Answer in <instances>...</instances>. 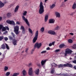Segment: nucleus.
<instances>
[{"label": "nucleus", "mask_w": 76, "mask_h": 76, "mask_svg": "<svg viewBox=\"0 0 76 76\" xmlns=\"http://www.w3.org/2000/svg\"><path fill=\"white\" fill-rule=\"evenodd\" d=\"M13 43L14 45H17L16 43H17V40L16 39H14L13 40Z\"/></svg>", "instance_id": "obj_22"}, {"label": "nucleus", "mask_w": 76, "mask_h": 76, "mask_svg": "<svg viewBox=\"0 0 76 76\" xmlns=\"http://www.w3.org/2000/svg\"><path fill=\"white\" fill-rule=\"evenodd\" d=\"M28 31L29 32H30L31 34H32V30L30 28H29Z\"/></svg>", "instance_id": "obj_35"}, {"label": "nucleus", "mask_w": 76, "mask_h": 76, "mask_svg": "<svg viewBox=\"0 0 76 76\" xmlns=\"http://www.w3.org/2000/svg\"><path fill=\"white\" fill-rule=\"evenodd\" d=\"M33 73V71L32 70V68H30L28 69V74L29 76H32Z\"/></svg>", "instance_id": "obj_7"}, {"label": "nucleus", "mask_w": 76, "mask_h": 76, "mask_svg": "<svg viewBox=\"0 0 76 76\" xmlns=\"http://www.w3.org/2000/svg\"><path fill=\"white\" fill-rule=\"evenodd\" d=\"M60 29V28L57 26L55 28L54 30H58V29Z\"/></svg>", "instance_id": "obj_37"}, {"label": "nucleus", "mask_w": 76, "mask_h": 76, "mask_svg": "<svg viewBox=\"0 0 76 76\" xmlns=\"http://www.w3.org/2000/svg\"><path fill=\"white\" fill-rule=\"evenodd\" d=\"M66 46V45L64 44H62L59 45V47L60 48H62L63 47Z\"/></svg>", "instance_id": "obj_20"}, {"label": "nucleus", "mask_w": 76, "mask_h": 76, "mask_svg": "<svg viewBox=\"0 0 76 76\" xmlns=\"http://www.w3.org/2000/svg\"><path fill=\"white\" fill-rule=\"evenodd\" d=\"M73 40H75V38H73Z\"/></svg>", "instance_id": "obj_64"}, {"label": "nucleus", "mask_w": 76, "mask_h": 76, "mask_svg": "<svg viewBox=\"0 0 76 76\" xmlns=\"http://www.w3.org/2000/svg\"><path fill=\"white\" fill-rule=\"evenodd\" d=\"M72 48H74V49L76 48V44H74L73 45V46H72Z\"/></svg>", "instance_id": "obj_39"}, {"label": "nucleus", "mask_w": 76, "mask_h": 76, "mask_svg": "<svg viewBox=\"0 0 76 76\" xmlns=\"http://www.w3.org/2000/svg\"><path fill=\"white\" fill-rule=\"evenodd\" d=\"M5 45H6V47L7 49V50H9V46L7 45V44H6V43H5Z\"/></svg>", "instance_id": "obj_32"}, {"label": "nucleus", "mask_w": 76, "mask_h": 76, "mask_svg": "<svg viewBox=\"0 0 76 76\" xmlns=\"http://www.w3.org/2000/svg\"><path fill=\"white\" fill-rule=\"evenodd\" d=\"M55 44V42H52V43H50L49 44V47H51L52 46V45H54Z\"/></svg>", "instance_id": "obj_24"}, {"label": "nucleus", "mask_w": 76, "mask_h": 76, "mask_svg": "<svg viewBox=\"0 0 76 76\" xmlns=\"http://www.w3.org/2000/svg\"><path fill=\"white\" fill-rule=\"evenodd\" d=\"M39 12L40 14H42L44 12V6H43V3L42 2H40L39 4Z\"/></svg>", "instance_id": "obj_1"}, {"label": "nucleus", "mask_w": 76, "mask_h": 76, "mask_svg": "<svg viewBox=\"0 0 76 76\" xmlns=\"http://www.w3.org/2000/svg\"><path fill=\"white\" fill-rule=\"evenodd\" d=\"M7 31H6L4 32L3 33L4 34H5V35H6V34H7Z\"/></svg>", "instance_id": "obj_48"}, {"label": "nucleus", "mask_w": 76, "mask_h": 76, "mask_svg": "<svg viewBox=\"0 0 76 76\" xmlns=\"http://www.w3.org/2000/svg\"><path fill=\"white\" fill-rule=\"evenodd\" d=\"M28 48L26 49L25 50V52H26V53H27V51H28Z\"/></svg>", "instance_id": "obj_58"}, {"label": "nucleus", "mask_w": 76, "mask_h": 76, "mask_svg": "<svg viewBox=\"0 0 76 76\" xmlns=\"http://www.w3.org/2000/svg\"><path fill=\"white\" fill-rule=\"evenodd\" d=\"M12 16V14L10 13H8L7 14V16L8 17V18H9L10 17Z\"/></svg>", "instance_id": "obj_26"}, {"label": "nucleus", "mask_w": 76, "mask_h": 76, "mask_svg": "<svg viewBox=\"0 0 76 76\" xmlns=\"http://www.w3.org/2000/svg\"><path fill=\"white\" fill-rule=\"evenodd\" d=\"M6 3L7 2L6 1L5 2H4V3L1 2V1H0V9L4 7V4H6Z\"/></svg>", "instance_id": "obj_9"}, {"label": "nucleus", "mask_w": 76, "mask_h": 76, "mask_svg": "<svg viewBox=\"0 0 76 76\" xmlns=\"http://www.w3.org/2000/svg\"><path fill=\"white\" fill-rule=\"evenodd\" d=\"M55 15H56V18H60V14L58 12H56Z\"/></svg>", "instance_id": "obj_13"}, {"label": "nucleus", "mask_w": 76, "mask_h": 76, "mask_svg": "<svg viewBox=\"0 0 76 76\" xmlns=\"http://www.w3.org/2000/svg\"><path fill=\"white\" fill-rule=\"evenodd\" d=\"M56 6V4H53L50 6V8L51 9H53Z\"/></svg>", "instance_id": "obj_18"}, {"label": "nucleus", "mask_w": 76, "mask_h": 76, "mask_svg": "<svg viewBox=\"0 0 76 76\" xmlns=\"http://www.w3.org/2000/svg\"><path fill=\"white\" fill-rule=\"evenodd\" d=\"M47 61L46 60H42L41 61V64L42 66H44L45 64V63Z\"/></svg>", "instance_id": "obj_14"}, {"label": "nucleus", "mask_w": 76, "mask_h": 76, "mask_svg": "<svg viewBox=\"0 0 76 76\" xmlns=\"http://www.w3.org/2000/svg\"><path fill=\"white\" fill-rule=\"evenodd\" d=\"M45 29V28H44V27H42L40 29V31L41 32H44V31Z\"/></svg>", "instance_id": "obj_25"}, {"label": "nucleus", "mask_w": 76, "mask_h": 76, "mask_svg": "<svg viewBox=\"0 0 76 76\" xmlns=\"http://www.w3.org/2000/svg\"><path fill=\"white\" fill-rule=\"evenodd\" d=\"M72 53V51L71 50L69 49H66L65 52V56H67V54H71V53Z\"/></svg>", "instance_id": "obj_6"}, {"label": "nucleus", "mask_w": 76, "mask_h": 76, "mask_svg": "<svg viewBox=\"0 0 76 76\" xmlns=\"http://www.w3.org/2000/svg\"><path fill=\"white\" fill-rule=\"evenodd\" d=\"M20 29H22V30H24L25 29V28H24V27L23 26H21V28Z\"/></svg>", "instance_id": "obj_43"}, {"label": "nucleus", "mask_w": 76, "mask_h": 76, "mask_svg": "<svg viewBox=\"0 0 76 76\" xmlns=\"http://www.w3.org/2000/svg\"><path fill=\"white\" fill-rule=\"evenodd\" d=\"M28 66H32V63H30L28 64Z\"/></svg>", "instance_id": "obj_46"}, {"label": "nucleus", "mask_w": 76, "mask_h": 76, "mask_svg": "<svg viewBox=\"0 0 76 76\" xmlns=\"http://www.w3.org/2000/svg\"><path fill=\"white\" fill-rule=\"evenodd\" d=\"M48 34H50L51 35H56V33L55 31H53V30H49L48 31Z\"/></svg>", "instance_id": "obj_10"}, {"label": "nucleus", "mask_w": 76, "mask_h": 76, "mask_svg": "<svg viewBox=\"0 0 76 76\" xmlns=\"http://www.w3.org/2000/svg\"><path fill=\"white\" fill-rule=\"evenodd\" d=\"M19 26H16L15 27H14V32H15L16 35H18L19 34Z\"/></svg>", "instance_id": "obj_5"}, {"label": "nucleus", "mask_w": 76, "mask_h": 76, "mask_svg": "<svg viewBox=\"0 0 76 76\" xmlns=\"http://www.w3.org/2000/svg\"><path fill=\"white\" fill-rule=\"evenodd\" d=\"M68 42L69 43L71 44L73 43V40L72 39H69L68 40Z\"/></svg>", "instance_id": "obj_27"}, {"label": "nucleus", "mask_w": 76, "mask_h": 76, "mask_svg": "<svg viewBox=\"0 0 76 76\" xmlns=\"http://www.w3.org/2000/svg\"><path fill=\"white\" fill-rule=\"evenodd\" d=\"M35 73L36 75H38L39 73V69H36L35 71Z\"/></svg>", "instance_id": "obj_16"}, {"label": "nucleus", "mask_w": 76, "mask_h": 76, "mask_svg": "<svg viewBox=\"0 0 76 76\" xmlns=\"http://www.w3.org/2000/svg\"><path fill=\"white\" fill-rule=\"evenodd\" d=\"M19 75V73L15 72L13 73L11 76H18Z\"/></svg>", "instance_id": "obj_23"}, {"label": "nucleus", "mask_w": 76, "mask_h": 76, "mask_svg": "<svg viewBox=\"0 0 76 76\" xmlns=\"http://www.w3.org/2000/svg\"><path fill=\"white\" fill-rule=\"evenodd\" d=\"M46 50H50V48L49 47H48L47 48H46Z\"/></svg>", "instance_id": "obj_56"}, {"label": "nucleus", "mask_w": 76, "mask_h": 76, "mask_svg": "<svg viewBox=\"0 0 76 76\" xmlns=\"http://www.w3.org/2000/svg\"><path fill=\"white\" fill-rule=\"evenodd\" d=\"M41 45H42L41 43H38V42H37L35 44L34 47L35 48L37 47L38 49L41 47Z\"/></svg>", "instance_id": "obj_4"}, {"label": "nucleus", "mask_w": 76, "mask_h": 76, "mask_svg": "<svg viewBox=\"0 0 76 76\" xmlns=\"http://www.w3.org/2000/svg\"><path fill=\"white\" fill-rule=\"evenodd\" d=\"M69 0H64V2H66L67 1H68Z\"/></svg>", "instance_id": "obj_61"}, {"label": "nucleus", "mask_w": 76, "mask_h": 76, "mask_svg": "<svg viewBox=\"0 0 76 76\" xmlns=\"http://www.w3.org/2000/svg\"><path fill=\"white\" fill-rule=\"evenodd\" d=\"M1 48L2 49H5V45H4V44H3L1 46Z\"/></svg>", "instance_id": "obj_30"}, {"label": "nucleus", "mask_w": 76, "mask_h": 76, "mask_svg": "<svg viewBox=\"0 0 76 76\" xmlns=\"http://www.w3.org/2000/svg\"><path fill=\"white\" fill-rule=\"evenodd\" d=\"M42 66H43V68H45V65H42Z\"/></svg>", "instance_id": "obj_62"}, {"label": "nucleus", "mask_w": 76, "mask_h": 76, "mask_svg": "<svg viewBox=\"0 0 76 76\" xmlns=\"http://www.w3.org/2000/svg\"><path fill=\"white\" fill-rule=\"evenodd\" d=\"M48 15H46L45 16V22H47L48 20Z\"/></svg>", "instance_id": "obj_21"}, {"label": "nucleus", "mask_w": 76, "mask_h": 76, "mask_svg": "<svg viewBox=\"0 0 76 76\" xmlns=\"http://www.w3.org/2000/svg\"><path fill=\"white\" fill-rule=\"evenodd\" d=\"M69 34L71 35H74L73 33H69Z\"/></svg>", "instance_id": "obj_57"}, {"label": "nucleus", "mask_w": 76, "mask_h": 76, "mask_svg": "<svg viewBox=\"0 0 76 76\" xmlns=\"http://www.w3.org/2000/svg\"><path fill=\"white\" fill-rule=\"evenodd\" d=\"M11 34L12 35V37H13V38H15V34H14V33H13V32H11Z\"/></svg>", "instance_id": "obj_40"}, {"label": "nucleus", "mask_w": 76, "mask_h": 76, "mask_svg": "<svg viewBox=\"0 0 76 76\" xmlns=\"http://www.w3.org/2000/svg\"><path fill=\"white\" fill-rule=\"evenodd\" d=\"M16 24H17V25H20V22H19V21H17L16 22Z\"/></svg>", "instance_id": "obj_54"}, {"label": "nucleus", "mask_w": 76, "mask_h": 76, "mask_svg": "<svg viewBox=\"0 0 76 76\" xmlns=\"http://www.w3.org/2000/svg\"><path fill=\"white\" fill-rule=\"evenodd\" d=\"M23 75V76H25L26 75V71L25 69H23L22 72Z\"/></svg>", "instance_id": "obj_15"}, {"label": "nucleus", "mask_w": 76, "mask_h": 76, "mask_svg": "<svg viewBox=\"0 0 76 76\" xmlns=\"http://www.w3.org/2000/svg\"><path fill=\"white\" fill-rule=\"evenodd\" d=\"M55 22V20L54 19H50L49 20V23H54Z\"/></svg>", "instance_id": "obj_17"}, {"label": "nucleus", "mask_w": 76, "mask_h": 76, "mask_svg": "<svg viewBox=\"0 0 76 76\" xmlns=\"http://www.w3.org/2000/svg\"><path fill=\"white\" fill-rule=\"evenodd\" d=\"M47 52V51L46 50H43L41 52V54H44V53H46Z\"/></svg>", "instance_id": "obj_38"}, {"label": "nucleus", "mask_w": 76, "mask_h": 76, "mask_svg": "<svg viewBox=\"0 0 76 76\" xmlns=\"http://www.w3.org/2000/svg\"><path fill=\"white\" fill-rule=\"evenodd\" d=\"M22 19L24 22H25L26 23L27 25L28 26H29L30 25H29V22H28V19L25 18V17L24 16H22Z\"/></svg>", "instance_id": "obj_3"}, {"label": "nucleus", "mask_w": 76, "mask_h": 76, "mask_svg": "<svg viewBox=\"0 0 76 76\" xmlns=\"http://www.w3.org/2000/svg\"><path fill=\"white\" fill-rule=\"evenodd\" d=\"M72 61L73 63H74V64H76V60H74L73 61Z\"/></svg>", "instance_id": "obj_47"}, {"label": "nucleus", "mask_w": 76, "mask_h": 76, "mask_svg": "<svg viewBox=\"0 0 76 76\" xmlns=\"http://www.w3.org/2000/svg\"><path fill=\"white\" fill-rule=\"evenodd\" d=\"M72 8L73 9V10H75V9H76V3H74L72 5Z\"/></svg>", "instance_id": "obj_19"}, {"label": "nucleus", "mask_w": 76, "mask_h": 76, "mask_svg": "<svg viewBox=\"0 0 76 76\" xmlns=\"http://www.w3.org/2000/svg\"><path fill=\"white\" fill-rule=\"evenodd\" d=\"M52 65V66H57V64H56L55 63H53L52 64H51Z\"/></svg>", "instance_id": "obj_42"}, {"label": "nucleus", "mask_w": 76, "mask_h": 76, "mask_svg": "<svg viewBox=\"0 0 76 76\" xmlns=\"http://www.w3.org/2000/svg\"><path fill=\"white\" fill-rule=\"evenodd\" d=\"M19 8V5L17 6L15 8L14 10V12L15 13H16L17 12H18V9Z\"/></svg>", "instance_id": "obj_12"}, {"label": "nucleus", "mask_w": 76, "mask_h": 76, "mask_svg": "<svg viewBox=\"0 0 76 76\" xmlns=\"http://www.w3.org/2000/svg\"><path fill=\"white\" fill-rule=\"evenodd\" d=\"M36 65L38 67L41 66V65L40 64H39V63H37L36 64Z\"/></svg>", "instance_id": "obj_45"}, {"label": "nucleus", "mask_w": 76, "mask_h": 76, "mask_svg": "<svg viewBox=\"0 0 76 76\" xmlns=\"http://www.w3.org/2000/svg\"><path fill=\"white\" fill-rule=\"evenodd\" d=\"M63 67H67V64L63 65Z\"/></svg>", "instance_id": "obj_53"}, {"label": "nucleus", "mask_w": 76, "mask_h": 76, "mask_svg": "<svg viewBox=\"0 0 76 76\" xmlns=\"http://www.w3.org/2000/svg\"><path fill=\"white\" fill-rule=\"evenodd\" d=\"M64 6H65V4H64V3H62V6L63 7H64Z\"/></svg>", "instance_id": "obj_59"}, {"label": "nucleus", "mask_w": 76, "mask_h": 76, "mask_svg": "<svg viewBox=\"0 0 76 76\" xmlns=\"http://www.w3.org/2000/svg\"><path fill=\"white\" fill-rule=\"evenodd\" d=\"M67 67H73V66L71 64H67Z\"/></svg>", "instance_id": "obj_31"}, {"label": "nucleus", "mask_w": 76, "mask_h": 76, "mask_svg": "<svg viewBox=\"0 0 76 76\" xmlns=\"http://www.w3.org/2000/svg\"><path fill=\"white\" fill-rule=\"evenodd\" d=\"M2 31L3 32H4V31H5L6 30V29H7L8 31L9 30V28H8V27L6 26L5 27H3H3L2 28Z\"/></svg>", "instance_id": "obj_11"}, {"label": "nucleus", "mask_w": 76, "mask_h": 76, "mask_svg": "<svg viewBox=\"0 0 76 76\" xmlns=\"http://www.w3.org/2000/svg\"><path fill=\"white\" fill-rule=\"evenodd\" d=\"M38 31H36L35 34V36L33 40V43H35L36 42V41L37 40L38 37Z\"/></svg>", "instance_id": "obj_2"}, {"label": "nucleus", "mask_w": 76, "mask_h": 76, "mask_svg": "<svg viewBox=\"0 0 76 76\" xmlns=\"http://www.w3.org/2000/svg\"><path fill=\"white\" fill-rule=\"evenodd\" d=\"M54 70H52L51 71V73H54Z\"/></svg>", "instance_id": "obj_52"}, {"label": "nucleus", "mask_w": 76, "mask_h": 76, "mask_svg": "<svg viewBox=\"0 0 76 76\" xmlns=\"http://www.w3.org/2000/svg\"><path fill=\"white\" fill-rule=\"evenodd\" d=\"M7 22L10 25H15V22L13 20H7Z\"/></svg>", "instance_id": "obj_8"}, {"label": "nucleus", "mask_w": 76, "mask_h": 76, "mask_svg": "<svg viewBox=\"0 0 76 76\" xmlns=\"http://www.w3.org/2000/svg\"><path fill=\"white\" fill-rule=\"evenodd\" d=\"M60 51V49H56L55 50L54 52H56V53H57L58 52H59Z\"/></svg>", "instance_id": "obj_36"}, {"label": "nucleus", "mask_w": 76, "mask_h": 76, "mask_svg": "<svg viewBox=\"0 0 76 76\" xmlns=\"http://www.w3.org/2000/svg\"><path fill=\"white\" fill-rule=\"evenodd\" d=\"M9 37L10 39V40H12V39H13V38H12V36H9Z\"/></svg>", "instance_id": "obj_41"}, {"label": "nucleus", "mask_w": 76, "mask_h": 76, "mask_svg": "<svg viewBox=\"0 0 76 76\" xmlns=\"http://www.w3.org/2000/svg\"><path fill=\"white\" fill-rule=\"evenodd\" d=\"M9 69V67L8 66H5L4 67V71H7V70Z\"/></svg>", "instance_id": "obj_29"}, {"label": "nucleus", "mask_w": 76, "mask_h": 76, "mask_svg": "<svg viewBox=\"0 0 76 76\" xmlns=\"http://www.w3.org/2000/svg\"><path fill=\"white\" fill-rule=\"evenodd\" d=\"M4 39H5V41H7V40H8V38L6 37H5L4 38Z\"/></svg>", "instance_id": "obj_50"}, {"label": "nucleus", "mask_w": 76, "mask_h": 76, "mask_svg": "<svg viewBox=\"0 0 76 76\" xmlns=\"http://www.w3.org/2000/svg\"><path fill=\"white\" fill-rule=\"evenodd\" d=\"M3 25H0V30L2 29V28H3Z\"/></svg>", "instance_id": "obj_49"}, {"label": "nucleus", "mask_w": 76, "mask_h": 76, "mask_svg": "<svg viewBox=\"0 0 76 76\" xmlns=\"http://www.w3.org/2000/svg\"><path fill=\"white\" fill-rule=\"evenodd\" d=\"M3 36H0V41H1L3 39Z\"/></svg>", "instance_id": "obj_44"}, {"label": "nucleus", "mask_w": 76, "mask_h": 76, "mask_svg": "<svg viewBox=\"0 0 76 76\" xmlns=\"http://www.w3.org/2000/svg\"><path fill=\"white\" fill-rule=\"evenodd\" d=\"M34 50H32L31 52V54H33V53H34Z\"/></svg>", "instance_id": "obj_55"}, {"label": "nucleus", "mask_w": 76, "mask_h": 76, "mask_svg": "<svg viewBox=\"0 0 76 76\" xmlns=\"http://www.w3.org/2000/svg\"><path fill=\"white\" fill-rule=\"evenodd\" d=\"M63 65L60 64L58 65V68H60V67H63Z\"/></svg>", "instance_id": "obj_33"}, {"label": "nucleus", "mask_w": 76, "mask_h": 76, "mask_svg": "<svg viewBox=\"0 0 76 76\" xmlns=\"http://www.w3.org/2000/svg\"><path fill=\"white\" fill-rule=\"evenodd\" d=\"M10 72H7L6 73V76H9V75H10Z\"/></svg>", "instance_id": "obj_34"}, {"label": "nucleus", "mask_w": 76, "mask_h": 76, "mask_svg": "<svg viewBox=\"0 0 76 76\" xmlns=\"http://www.w3.org/2000/svg\"><path fill=\"white\" fill-rule=\"evenodd\" d=\"M27 14V11H24V12H23V16H26V14Z\"/></svg>", "instance_id": "obj_28"}, {"label": "nucleus", "mask_w": 76, "mask_h": 76, "mask_svg": "<svg viewBox=\"0 0 76 76\" xmlns=\"http://www.w3.org/2000/svg\"><path fill=\"white\" fill-rule=\"evenodd\" d=\"M47 1H48V0H45V3H46V2H47Z\"/></svg>", "instance_id": "obj_63"}, {"label": "nucleus", "mask_w": 76, "mask_h": 76, "mask_svg": "<svg viewBox=\"0 0 76 76\" xmlns=\"http://www.w3.org/2000/svg\"><path fill=\"white\" fill-rule=\"evenodd\" d=\"M2 20V17H0V21L1 20Z\"/></svg>", "instance_id": "obj_60"}, {"label": "nucleus", "mask_w": 76, "mask_h": 76, "mask_svg": "<svg viewBox=\"0 0 76 76\" xmlns=\"http://www.w3.org/2000/svg\"><path fill=\"white\" fill-rule=\"evenodd\" d=\"M22 32L23 34H25V29L22 30Z\"/></svg>", "instance_id": "obj_51"}]
</instances>
